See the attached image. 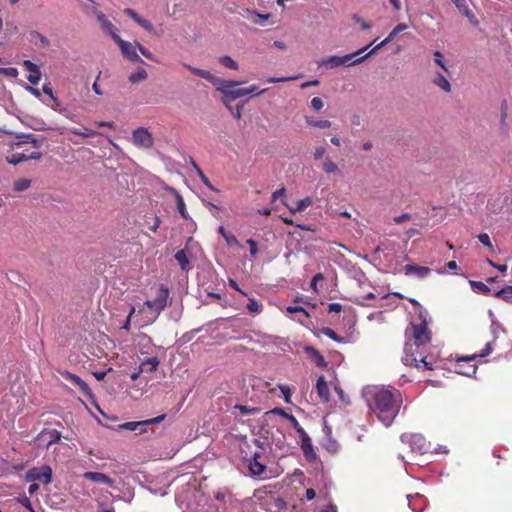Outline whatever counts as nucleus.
I'll use <instances>...</instances> for the list:
<instances>
[{
	"label": "nucleus",
	"instance_id": "f257e3e1",
	"mask_svg": "<svg viewBox=\"0 0 512 512\" xmlns=\"http://www.w3.org/2000/svg\"><path fill=\"white\" fill-rule=\"evenodd\" d=\"M430 341L431 331L425 319L417 324L411 323L405 331L403 364L417 369L434 370L438 361L434 356L426 353Z\"/></svg>",
	"mask_w": 512,
	"mask_h": 512
},
{
	"label": "nucleus",
	"instance_id": "f03ea898",
	"mask_svg": "<svg viewBox=\"0 0 512 512\" xmlns=\"http://www.w3.org/2000/svg\"><path fill=\"white\" fill-rule=\"evenodd\" d=\"M400 402L398 390H380L374 396L373 411L385 426H390L399 412Z\"/></svg>",
	"mask_w": 512,
	"mask_h": 512
},
{
	"label": "nucleus",
	"instance_id": "7ed1b4c3",
	"mask_svg": "<svg viewBox=\"0 0 512 512\" xmlns=\"http://www.w3.org/2000/svg\"><path fill=\"white\" fill-rule=\"evenodd\" d=\"M183 66L193 74L209 81L215 88L223 94V103L228 106L230 102L235 101L239 97V92L236 86L242 84V81L225 80L215 76L208 70L193 67L189 64L184 63Z\"/></svg>",
	"mask_w": 512,
	"mask_h": 512
},
{
	"label": "nucleus",
	"instance_id": "20e7f679",
	"mask_svg": "<svg viewBox=\"0 0 512 512\" xmlns=\"http://www.w3.org/2000/svg\"><path fill=\"white\" fill-rule=\"evenodd\" d=\"M169 298V289L161 285L157 291L156 297L153 300H147L144 302L149 310L155 313V318L167 307Z\"/></svg>",
	"mask_w": 512,
	"mask_h": 512
},
{
	"label": "nucleus",
	"instance_id": "39448f33",
	"mask_svg": "<svg viewBox=\"0 0 512 512\" xmlns=\"http://www.w3.org/2000/svg\"><path fill=\"white\" fill-rule=\"evenodd\" d=\"M262 458L263 453L261 450L253 452L250 456L247 454L244 456L252 476H261L265 472L266 465L261 460Z\"/></svg>",
	"mask_w": 512,
	"mask_h": 512
},
{
	"label": "nucleus",
	"instance_id": "423d86ee",
	"mask_svg": "<svg viewBox=\"0 0 512 512\" xmlns=\"http://www.w3.org/2000/svg\"><path fill=\"white\" fill-rule=\"evenodd\" d=\"M132 141L135 146L146 149L154 145L152 134L144 127H139L132 132Z\"/></svg>",
	"mask_w": 512,
	"mask_h": 512
},
{
	"label": "nucleus",
	"instance_id": "0eeeda50",
	"mask_svg": "<svg viewBox=\"0 0 512 512\" xmlns=\"http://www.w3.org/2000/svg\"><path fill=\"white\" fill-rule=\"evenodd\" d=\"M61 439V433L56 429H44L36 437L34 442L38 446L46 447L47 449L54 443Z\"/></svg>",
	"mask_w": 512,
	"mask_h": 512
},
{
	"label": "nucleus",
	"instance_id": "6e6552de",
	"mask_svg": "<svg viewBox=\"0 0 512 512\" xmlns=\"http://www.w3.org/2000/svg\"><path fill=\"white\" fill-rule=\"evenodd\" d=\"M371 45H372V43L357 50L356 52L351 53V54L339 56V59L341 61V66L349 67V66L364 62L373 53H371V51H370V52L366 53L365 55H362V56H360V55L363 52H365Z\"/></svg>",
	"mask_w": 512,
	"mask_h": 512
},
{
	"label": "nucleus",
	"instance_id": "1a4fd4ad",
	"mask_svg": "<svg viewBox=\"0 0 512 512\" xmlns=\"http://www.w3.org/2000/svg\"><path fill=\"white\" fill-rule=\"evenodd\" d=\"M115 42L119 45L121 52L126 59L134 63H144L142 58L136 52L137 46L121 39V37H117Z\"/></svg>",
	"mask_w": 512,
	"mask_h": 512
},
{
	"label": "nucleus",
	"instance_id": "9d476101",
	"mask_svg": "<svg viewBox=\"0 0 512 512\" xmlns=\"http://www.w3.org/2000/svg\"><path fill=\"white\" fill-rule=\"evenodd\" d=\"M93 12L105 33L109 34L114 41L117 39V37H120L117 33V28L111 23V21H109V19L102 11L94 7Z\"/></svg>",
	"mask_w": 512,
	"mask_h": 512
},
{
	"label": "nucleus",
	"instance_id": "9b49d317",
	"mask_svg": "<svg viewBox=\"0 0 512 512\" xmlns=\"http://www.w3.org/2000/svg\"><path fill=\"white\" fill-rule=\"evenodd\" d=\"M62 377L72 383L73 385L77 386L81 392L85 395H91V389L89 388L88 384L82 380L79 376L76 374H73L69 371H64L62 374Z\"/></svg>",
	"mask_w": 512,
	"mask_h": 512
},
{
	"label": "nucleus",
	"instance_id": "f8f14e48",
	"mask_svg": "<svg viewBox=\"0 0 512 512\" xmlns=\"http://www.w3.org/2000/svg\"><path fill=\"white\" fill-rule=\"evenodd\" d=\"M408 29V25L404 23H399L396 25L393 30L388 34V36L378 45H376L372 50L371 53H376L379 49L386 46L387 44L391 43L393 40L396 39V37L403 31Z\"/></svg>",
	"mask_w": 512,
	"mask_h": 512
},
{
	"label": "nucleus",
	"instance_id": "ddd939ff",
	"mask_svg": "<svg viewBox=\"0 0 512 512\" xmlns=\"http://www.w3.org/2000/svg\"><path fill=\"white\" fill-rule=\"evenodd\" d=\"M165 418H166V414H161V415H159L157 417H154V418H151V419H147V420H144V421L126 422V423L121 425V428H123L125 430L134 431L139 426L143 427V426H147V425L157 424V423L162 422Z\"/></svg>",
	"mask_w": 512,
	"mask_h": 512
},
{
	"label": "nucleus",
	"instance_id": "4468645a",
	"mask_svg": "<svg viewBox=\"0 0 512 512\" xmlns=\"http://www.w3.org/2000/svg\"><path fill=\"white\" fill-rule=\"evenodd\" d=\"M83 478L95 483H102L109 487H113L114 480L110 478L108 475L101 472H85L83 474Z\"/></svg>",
	"mask_w": 512,
	"mask_h": 512
},
{
	"label": "nucleus",
	"instance_id": "2eb2a0df",
	"mask_svg": "<svg viewBox=\"0 0 512 512\" xmlns=\"http://www.w3.org/2000/svg\"><path fill=\"white\" fill-rule=\"evenodd\" d=\"M52 480V469L48 465L41 467H34V481H38L42 484H48Z\"/></svg>",
	"mask_w": 512,
	"mask_h": 512
},
{
	"label": "nucleus",
	"instance_id": "dca6fc26",
	"mask_svg": "<svg viewBox=\"0 0 512 512\" xmlns=\"http://www.w3.org/2000/svg\"><path fill=\"white\" fill-rule=\"evenodd\" d=\"M124 13L127 16H129L131 19H133L136 23H138L147 32H149V33L154 32V27L151 24V22L142 18L141 16H139L135 10H133L131 8H126V9H124Z\"/></svg>",
	"mask_w": 512,
	"mask_h": 512
},
{
	"label": "nucleus",
	"instance_id": "f3484780",
	"mask_svg": "<svg viewBox=\"0 0 512 512\" xmlns=\"http://www.w3.org/2000/svg\"><path fill=\"white\" fill-rule=\"evenodd\" d=\"M42 91L45 95L48 96L49 100L48 101H44V103L51 107L52 109L56 110V111H61V102L59 101V99L54 95L53 93V89L52 87L50 86V84H44L43 87H42Z\"/></svg>",
	"mask_w": 512,
	"mask_h": 512
},
{
	"label": "nucleus",
	"instance_id": "a211bd4d",
	"mask_svg": "<svg viewBox=\"0 0 512 512\" xmlns=\"http://www.w3.org/2000/svg\"><path fill=\"white\" fill-rule=\"evenodd\" d=\"M403 269L406 275H416L419 278H425L431 272V269L429 267L419 266L415 264H407L404 266Z\"/></svg>",
	"mask_w": 512,
	"mask_h": 512
},
{
	"label": "nucleus",
	"instance_id": "6ab92c4d",
	"mask_svg": "<svg viewBox=\"0 0 512 512\" xmlns=\"http://www.w3.org/2000/svg\"><path fill=\"white\" fill-rule=\"evenodd\" d=\"M316 392L324 403H327L330 400V391L324 376H320L318 378L316 383Z\"/></svg>",
	"mask_w": 512,
	"mask_h": 512
},
{
	"label": "nucleus",
	"instance_id": "aec40b11",
	"mask_svg": "<svg viewBox=\"0 0 512 512\" xmlns=\"http://www.w3.org/2000/svg\"><path fill=\"white\" fill-rule=\"evenodd\" d=\"M456 8L461 14H463L468 21L475 27L479 26V21L474 12L468 7L466 0H463L461 4L456 5Z\"/></svg>",
	"mask_w": 512,
	"mask_h": 512
},
{
	"label": "nucleus",
	"instance_id": "412c9836",
	"mask_svg": "<svg viewBox=\"0 0 512 512\" xmlns=\"http://www.w3.org/2000/svg\"><path fill=\"white\" fill-rule=\"evenodd\" d=\"M322 169L326 174H334L339 177L343 176V171L339 168L337 163L334 162L330 157H326L323 160Z\"/></svg>",
	"mask_w": 512,
	"mask_h": 512
},
{
	"label": "nucleus",
	"instance_id": "4be33fe9",
	"mask_svg": "<svg viewBox=\"0 0 512 512\" xmlns=\"http://www.w3.org/2000/svg\"><path fill=\"white\" fill-rule=\"evenodd\" d=\"M32 158V152L27 153V150H23L22 152L15 151L11 155L6 157L8 163L12 165H17L23 161H27Z\"/></svg>",
	"mask_w": 512,
	"mask_h": 512
},
{
	"label": "nucleus",
	"instance_id": "5701e85b",
	"mask_svg": "<svg viewBox=\"0 0 512 512\" xmlns=\"http://www.w3.org/2000/svg\"><path fill=\"white\" fill-rule=\"evenodd\" d=\"M476 358H477V355H472V356H469V357H464L461 360H459L458 361V367H459L458 373L466 375V376L474 375L476 373V370H477L476 366L475 365H469L468 367L464 366V368H463L462 365H461V362L474 361Z\"/></svg>",
	"mask_w": 512,
	"mask_h": 512
},
{
	"label": "nucleus",
	"instance_id": "b1692460",
	"mask_svg": "<svg viewBox=\"0 0 512 512\" xmlns=\"http://www.w3.org/2000/svg\"><path fill=\"white\" fill-rule=\"evenodd\" d=\"M301 449L307 460L312 461L316 458V453L314 452L310 437L301 440Z\"/></svg>",
	"mask_w": 512,
	"mask_h": 512
},
{
	"label": "nucleus",
	"instance_id": "393cba45",
	"mask_svg": "<svg viewBox=\"0 0 512 512\" xmlns=\"http://www.w3.org/2000/svg\"><path fill=\"white\" fill-rule=\"evenodd\" d=\"M158 365L159 360L157 357L147 358L140 364V372L152 373L157 370Z\"/></svg>",
	"mask_w": 512,
	"mask_h": 512
},
{
	"label": "nucleus",
	"instance_id": "a878e982",
	"mask_svg": "<svg viewBox=\"0 0 512 512\" xmlns=\"http://www.w3.org/2000/svg\"><path fill=\"white\" fill-rule=\"evenodd\" d=\"M433 83L445 92L451 91V84L448 79L440 72L436 73L433 78Z\"/></svg>",
	"mask_w": 512,
	"mask_h": 512
},
{
	"label": "nucleus",
	"instance_id": "bb28decb",
	"mask_svg": "<svg viewBox=\"0 0 512 512\" xmlns=\"http://www.w3.org/2000/svg\"><path fill=\"white\" fill-rule=\"evenodd\" d=\"M283 204L289 208L291 213L295 214L297 212L304 211L307 207L311 206L313 201L310 197H305L299 200L295 207H289L284 201Z\"/></svg>",
	"mask_w": 512,
	"mask_h": 512
},
{
	"label": "nucleus",
	"instance_id": "cd10ccee",
	"mask_svg": "<svg viewBox=\"0 0 512 512\" xmlns=\"http://www.w3.org/2000/svg\"><path fill=\"white\" fill-rule=\"evenodd\" d=\"M318 65L320 67H326V68H335V67H338V66H341V61L339 59V56H328V57H325V58H322Z\"/></svg>",
	"mask_w": 512,
	"mask_h": 512
},
{
	"label": "nucleus",
	"instance_id": "c85d7f7f",
	"mask_svg": "<svg viewBox=\"0 0 512 512\" xmlns=\"http://www.w3.org/2000/svg\"><path fill=\"white\" fill-rule=\"evenodd\" d=\"M171 192L175 195V198H176V204H177V209L180 213V215L184 218V219H188V213H187V210H186V206H185V203H184V200H183V197L180 195V193L171 188L170 189Z\"/></svg>",
	"mask_w": 512,
	"mask_h": 512
},
{
	"label": "nucleus",
	"instance_id": "c756f323",
	"mask_svg": "<svg viewBox=\"0 0 512 512\" xmlns=\"http://www.w3.org/2000/svg\"><path fill=\"white\" fill-rule=\"evenodd\" d=\"M148 77V74L144 68H138L135 72L131 73L128 77V80L132 84H136L142 81H145Z\"/></svg>",
	"mask_w": 512,
	"mask_h": 512
},
{
	"label": "nucleus",
	"instance_id": "7c9ffc66",
	"mask_svg": "<svg viewBox=\"0 0 512 512\" xmlns=\"http://www.w3.org/2000/svg\"><path fill=\"white\" fill-rule=\"evenodd\" d=\"M305 122L309 126L316 127V128H321V129L329 128L332 125L331 121H329V120H326V119H324V120H316V119H314L313 117H310V116H306L305 117Z\"/></svg>",
	"mask_w": 512,
	"mask_h": 512
},
{
	"label": "nucleus",
	"instance_id": "2f4dec72",
	"mask_svg": "<svg viewBox=\"0 0 512 512\" xmlns=\"http://www.w3.org/2000/svg\"><path fill=\"white\" fill-rule=\"evenodd\" d=\"M306 350L308 352H311V358L316 363V365L318 367H325L326 366L327 363H326L323 355L317 349H315L313 347H307Z\"/></svg>",
	"mask_w": 512,
	"mask_h": 512
},
{
	"label": "nucleus",
	"instance_id": "473e14b6",
	"mask_svg": "<svg viewBox=\"0 0 512 512\" xmlns=\"http://www.w3.org/2000/svg\"><path fill=\"white\" fill-rule=\"evenodd\" d=\"M192 166L195 168L200 180L203 182V184L209 188L212 191H218L213 184L210 182L208 177L204 174V172L201 170V168L192 160Z\"/></svg>",
	"mask_w": 512,
	"mask_h": 512
},
{
	"label": "nucleus",
	"instance_id": "72a5a7b5",
	"mask_svg": "<svg viewBox=\"0 0 512 512\" xmlns=\"http://www.w3.org/2000/svg\"><path fill=\"white\" fill-rule=\"evenodd\" d=\"M175 259L179 263L182 270H187L189 266V259L186 255L185 250H179L175 254Z\"/></svg>",
	"mask_w": 512,
	"mask_h": 512
},
{
	"label": "nucleus",
	"instance_id": "f704fd0d",
	"mask_svg": "<svg viewBox=\"0 0 512 512\" xmlns=\"http://www.w3.org/2000/svg\"><path fill=\"white\" fill-rule=\"evenodd\" d=\"M31 185V181L29 179H18L13 183V190L15 192H21L27 190Z\"/></svg>",
	"mask_w": 512,
	"mask_h": 512
},
{
	"label": "nucleus",
	"instance_id": "c9c22d12",
	"mask_svg": "<svg viewBox=\"0 0 512 512\" xmlns=\"http://www.w3.org/2000/svg\"><path fill=\"white\" fill-rule=\"evenodd\" d=\"M71 133L74 135L85 137V138L94 137V136L100 134V133H98L92 129H89V128H83L81 130L77 129V128H73V129H71Z\"/></svg>",
	"mask_w": 512,
	"mask_h": 512
},
{
	"label": "nucleus",
	"instance_id": "e433bc0d",
	"mask_svg": "<svg viewBox=\"0 0 512 512\" xmlns=\"http://www.w3.org/2000/svg\"><path fill=\"white\" fill-rule=\"evenodd\" d=\"M494 297L500 298L504 301H509L512 298V291L510 286H506L494 293Z\"/></svg>",
	"mask_w": 512,
	"mask_h": 512
},
{
	"label": "nucleus",
	"instance_id": "4c0bfd02",
	"mask_svg": "<svg viewBox=\"0 0 512 512\" xmlns=\"http://www.w3.org/2000/svg\"><path fill=\"white\" fill-rule=\"evenodd\" d=\"M219 62L223 66L233 69V70H238V68H239L238 63L234 59H232L230 56H227V55L220 57Z\"/></svg>",
	"mask_w": 512,
	"mask_h": 512
},
{
	"label": "nucleus",
	"instance_id": "58836bf2",
	"mask_svg": "<svg viewBox=\"0 0 512 512\" xmlns=\"http://www.w3.org/2000/svg\"><path fill=\"white\" fill-rule=\"evenodd\" d=\"M471 286L472 288L476 289L478 292H481L483 294H488L491 291V289L481 281H471Z\"/></svg>",
	"mask_w": 512,
	"mask_h": 512
},
{
	"label": "nucleus",
	"instance_id": "ea45409f",
	"mask_svg": "<svg viewBox=\"0 0 512 512\" xmlns=\"http://www.w3.org/2000/svg\"><path fill=\"white\" fill-rule=\"evenodd\" d=\"M40 44L43 48H46L50 45L49 40L42 34L34 32V44Z\"/></svg>",
	"mask_w": 512,
	"mask_h": 512
},
{
	"label": "nucleus",
	"instance_id": "a19ab883",
	"mask_svg": "<svg viewBox=\"0 0 512 512\" xmlns=\"http://www.w3.org/2000/svg\"><path fill=\"white\" fill-rule=\"evenodd\" d=\"M278 387L284 396V401L286 403H291L292 390L290 389V387L282 384H279Z\"/></svg>",
	"mask_w": 512,
	"mask_h": 512
},
{
	"label": "nucleus",
	"instance_id": "79ce46f5",
	"mask_svg": "<svg viewBox=\"0 0 512 512\" xmlns=\"http://www.w3.org/2000/svg\"><path fill=\"white\" fill-rule=\"evenodd\" d=\"M310 107L315 111L319 112L324 107V102L320 97H314L310 101Z\"/></svg>",
	"mask_w": 512,
	"mask_h": 512
},
{
	"label": "nucleus",
	"instance_id": "37998d69",
	"mask_svg": "<svg viewBox=\"0 0 512 512\" xmlns=\"http://www.w3.org/2000/svg\"><path fill=\"white\" fill-rule=\"evenodd\" d=\"M299 77H300V75L289 76V77H269L266 81L268 83H279V82H287V81L296 80Z\"/></svg>",
	"mask_w": 512,
	"mask_h": 512
},
{
	"label": "nucleus",
	"instance_id": "c03bdc74",
	"mask_svg": "<svg viewBox=\"0 0 512 512\" xmlns=\"http://www.w3.org/2000/svg\"><path fill=\"white\" fill-rule=\"evenodd\" d=\"M433 55H434V62L438 66H440L443 70L448 71V69L445 65V62H444L443 54L440 51H435Z\"/></svg>",
	"mask_w": 512,
	"mask_h": 512
},
{
	"label": "nucleus",
	"instance_id": "a18cd8bd",
	"mask_svg": "<svg viewBox=\"0 0 512 512\" xmlns=\"http://www.w3.org/2000/svg\"><path fill=\"white\" fill-rule=\"evenodd\" d=\"M136 46L139 50V52L147 59L156 61L154 55L152 52H150L147 48H145L142 44L136 43Z\"/></svg>",
	"mask_w": 512,
	"mask_h": 512
},
{
	"label": "nucleus",
	"instance_id": "49530a36",
	"mask_svg": "<svg viewBox=\"0 0 512 512\" xmlns=\"http://www.w3.org/2000/svg\"><path fill=\"white\" fill-rule=\"evenodd\" d=\"M286 310L290 314L299 312V313H302L306 318H310V314L307 312L306 309H304L301 306H288Z\"/></svg>",
	"mask_w": 512,
	"mask_h": 512
},
{
	"label": "nucleus",
	"instance_id": "de8ad7c7",
	"mask_svg": "<svg viewBox=\"0 0 512 512\" xmlns=\"http://www.w3.org/2000/svg\"><path fill=\"white\" fill-rule=\"evenodd\" d=\"M235 408L238 409L242 415H252L259 411L257 408H249L245 405H236Z\"/></svg>",
	"mask_w": 512,
	"mask_h": 512
},
{
	"label": "nucleus",
	"instance_id": "09e8293b",
	"mask_svg": "<svg viewBox=\"0 0 512 512\" xmlns=\"http://www.w3.org/2000/svg\"><path fill=\"white\" fill-rule=\"evenodd\" d=\"M322 333H323L325 336L329 337L330 339H332V340H334V341H336V342H341V338H340V337L337 335V333H336L333 329H331V328H328V327H327V328H323V329H322Z\"/></svg>",
	"mask_w": 512,
	"mask_h": 512
},
{
	"label": "nucleus",
	"instance_id": "8fccbe9b",
	"mask_svg": "<svg viewBox=\"0 0 512 512\" xmlns=\"http://www.w3.org/2000/svg\"><path fill=\"white\" fill-rule=\"evenodd\" d=\"M352 19L354 22L360 24L363 30H369L371 28V25L368 22H366L363 18H361L358 14H354L352 16Z\"/></svg>",
	"mask_w": 512,
	"mask_h": 512
},
{
	"label": "nucleus",
	"instance_id": "3c124183",
	"mask_svg": "<svg viewBox=\"0 0 512 512\" xmlns=\"http://www.w3.org/2000/svg\"><path fill=\"white\" fill-rule=\"evenodd\" d=\"M260 308H261V306L255 299H253V298L249 299V302L247 304V309L249 312H251V313L259 312Z\"/></svg>",
	"mask_w": 512,
	"mask_h": 512
},
{
	"label": "nucleus",
	"instance_id": "603ef678",
	"mask_svg": "<svg viewBox=\"0 0 512 512\" xmlns=\"http://www.w3.org/2000/svg\"><path fill=\"white\" fill-rule=\"evenodd\" d=\"M478 240L480 241L481 244H483L484 246L488 247V248H493V245H492V242L490 240V237L487 233H481L478 235Z\"/></svg>",
	"mask_w": 512,
	"mask_h": 512
},
{
	"label": "nucleus",
	"instance_id": "864d4df0",
	"mask_svg": "<svg viewBox=\"0 0 512 512\" xmlns=\"http://www.w3.org/2000/svg\"><path fill=\"white\" fill-rule=\"evenodd\" d=\"M224 239H225L227 245L230 247L239 246L238 239L236 238L235 235H233L231 233H228L227 235H225Z\"/></svg>",
	"mask_w": 512,
	"mask_h": 512
},
{
	"label": "nucleus",
	"instance_id": "5fc2aeb1",
	"mask_svg": "<svg viewBox=\"0 0 512 512\" xmlns=\"http://www.w3.org/2000/svg\"><path fill=\"white\" fill-rule=\"evenodd\" d=\"M0 74L7 77H16L18 75V70L14 67L0 68Z\"/></svg>",
	"mask_w": 512,
	"mask_h": 512
},
{
	"label": "nucleus",
	"instance_id": "6e6d98bb",
	"mask_svg": "<svg viewBox=\"0 0 512 512\" xmlns=\"http://www.w3.org/2000/svg\"><path fill=\"white\" fill-rule=\"evenodd\" d=\"M323 279H324V276L322 273L315 274L310 283L311 289L313 291L317 292V284L319 281H322Z\"/></svg>",
	"mask_w": 512,
	"mask_h": 512
},
{
	"label": "nucleus",
	"instance_id": "4d7b16f0",
	"mask_svg": "<svg viewBox=\"0 0 512 512\" xmlns=\"http://www.w3.org/2000/svg\"><path fill=\"white\" fill-rule=\"evenodd\" d=\"M267 414L279 415L285 419H288V417L291 415V414L287 413L283 408H280V407H276V408L272 409L271 411L267 412Z\"/></svg>",
	"mask_w": 512,
	"mask_h": 512
},
{
	"label": "nucleus",
	"instance_id": "13d9d810",
	"mask_svg": "<svg viewBox=\"0 0 512 512\" xmlns=\"http://www.w3.org/2000/svg\"><path fill=\"white\" fill-rule=\"evenodd\" d=\"M246 243L250 247V254L252 257H255L258 254V245L257 242L253 239H248Z\"/></svg>",
	"mask_w": 512,
	"mask_h": 512
},
{
	"label": "nucleus",
	"instance_id": "bf43d9fd",
	"mask_svg": "<svg viewBox=\"0 0 512 512\" xmlns=\"http://www.w3.org/2000/svg\"><path fill=\"white\" fill-rule=\"evenodd\" d=\"M134 313H135V307L132 306L131 309H130V312H129L126 320H125V322L121 326V329H124V330H127V331L130 330V322H131V318L134 315Z\"/></svg>",
	"mask_w": 512,
	"mask_h": 512
},
{
	"label": "nucleus",
	"instance_id": "052dcab7",
	"mask_svg": "<svg viewBox=\"0 0 512 512\" xmlns=\"http://www.w3.org/2000/svg\"><path fill=\"white\" fill-rule=\"evenodd\" d=\"M23 66L26 68L28 74L26 76L27 80L32 83V60H25L23 62Z\"/></svg>",
	"mask_w": 512,
	"mask_h": 512
},
{
	"label": "nucleus",
	"instance_id": "680f3d73",
	"mask_svg": "<svg viewBox=\"0 0 512 512\" xmlns=\"http://www.w3.org/2000/svg\"><path fill=\"white\" fill-rule=\"evenodd\" d=\"M285 195H286V189L280 188V189L276 190L275 192H273V194L271 196V201L275 202L278 198H284Z\"/></svg>",
	"mask_w": 512,
	"mask_h": 512
},
{
	"label": "nucleus",
	"instance_id": "e2e57ef3",
	"mask_svg": "<svg viewBox=\"0 0 512 512\" xmlns=\"http://www.w3.org/2000/svg\"><path fill=\"white\" fill-rule=\"evenodd\" d=\"M112 371V368L109 367L107 370H104V371H95L93 372V376L98 380V381H102L108 372Z\"/></svg>",
	"mask_w": 512,
	"mask_h": 512
},
{
	"label": "nucleus",
	"instance_id": "0e129e2a",
	"mask_svg": "<svg viewBox=\"0 0 512 512\" xmlns=\"http://www.w3.org/2000/svg\"><path fill=\"white\" fill-rule=\"evenodd\" d=\"M410 219H411V215H410L409 213H404V214H402V215H399V216L394 217V219H393V220H394V222H395L396 224H401V223H403V222H405V221H408V220H410Z\"/></svg>",
	"mask_w": 512,
	"mask_h": 512
},
{
	"label": "nucleus",
	"instance_id": "69168bd1",
	"mask_svg": "<svg viewBox=\"0 0 512 512\" xmlns=\"http://www.w3.org/2000/svg\"><path fill=\"white\" fill-rule=\"evenodd\" d=\"M328 311L329 312L339 313V312L342 311V305L340 303H337V302L330 303L329 306H328Z\"/></svg>",
	"mask_w": 512,
	"mask_h": 512
},
{
	"label": "nucleus",
	"instance_id": "338daca9",
	"mask_svg": "<svg viewBox=\"0 0 512 512\" xmlns=\"http://www.w3.org/2000/svg\"><path fill=\"white\" fill-rule=\"evenodd\" d=\"M325 153H326V150L324 147H322V146L316 147L315 151H314V159L318 160V159L322 158Z\"/></svg>",
	"mask_w": 512,
	"mask_h": 512
},
{
	"label": "nucleus",
	"instance_id": "774afa93",
	"mask_svg": "<svg viewBox=\"0 0 512 512\" xmlns=\"http://www.w3.org/2000/svg\"><path fill=\"white\" fill-rule=\"evenodd\" d=\"M41 79V70L40 67L34 64V86L39 83Z\"/></svg>",
	"mask_w": 512,
	"mask_h": 512
}]
</instances>
